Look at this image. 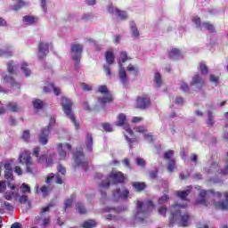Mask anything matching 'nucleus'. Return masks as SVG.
<instances>
[{
  "label": "nucleus",
  "mask_w": 228,
  "mask_h": 228,
  "mask_svg": "<svg viewBox=\"0 0 228 228\" xmlns=\"http://www.w3.org/2000/svg\"><path fill=\"white\" fill-rule=\"evenodd\" d=\"M186 208V205H173L171 207V213L173 219L170 220V224H178L180 227H188L190 225L191 216L188 212H183V209Z\"/></svg>",
  "instance_id": "f257e3e1"
},
{
  "label": "nucleus",
  "mask_w": 228,
  "mask_h": 228,
  "mask_svg": "<svg viewBox=\"0 0 228 228\" xmlns=\"http://www.w3.org/2000/svg\"><path fill=\"white\" fill-rule=\"evenodd\" d=\"M111 181L115 184L117 183H124L126 178L124 177V174H122V172L113 171L109 177L102 180V182L100 183V190H108Z\"/></svg>",
  "instance_id": "f03ea898"
},
{
  "label": "nucleus",
  "mask_w": 228,
  "mask_h": 228,
  "mask_svg": "<svg viewBox=\"0 0 228 228\" xmlns=\"http://www.w3.org/2000/svg\"><path fill=\"white\" fill-rule=\"evenodd\" d=\"M154 208V204L152 201H148L146 203H142V201L137 202V213L135 215L136 220L140 222H143L145 218H147V212L151 211Z\"/></svg>",
  "instance_id": "7ed1b4c3"
},
{
  "label": "nucleus",
  "mask_w": 228,
  "mask_h": 228,
  "mask_svg": "<svg viewBox=\"0 0 228 228\" xmlns=\"http://www.w3.org/2000/svg\"><path fill=\"white\" fill-rule=\"evenodd\" d=\"M61 105L63 108V111L65 113V115L67 117H69V118H70V120L73 122L76 129H79V124L77 123V121H76V118L74 117V114H72V101H70L69 98L67 97H62L61 99Z\"/></svg>",
  "instance_id": "20e7f679"
},
{
  "label": "nucleus",
  "mask_w": 228,
  "mask_h": 228,
  "mask_svg": "<svg viewBox=\"0 0 228 228\" xmlns=\"http://www.w3.org/2000/svg\"><path fill=\"white\" fill-rule=\"evenodd\" d=\"M18 160L20 165L26 166V171L28 174H31L33 172L34 163L33 160H31V153L29 151H21L18 157Z\"/></svg>",
  "instance_id": "39448f33"
},
{
  "label": "nucleus",
  "mask_w": 228,
  "mask_h": 228,
  "mask_svg": "<svg viewBox=\"0 0 228 228\" xmlns=\"http://www.w3.org/2000/svg\"><path fill=\"white\" fill-rule=\"evenodd\" d=\"M98 90L100 94L104 95L103 98L98 99V102H100V104H108V102H111L113 101V97L111 96V94H110V91L106 86H100Z\"/></svg>",
  "instance_id": "423d86ee"
},
{
  "label": "nucleus",
  "mask_w": 228,
  "mask_h": 228,
  "mask_svg": "<svg viewBox=\"0 0 228 228\" xmlns=\"http://www.w3.org/2000/svg\"><path fill=\"white\" fill-rule=\"evenodd\" d=\"M71 58L76 61V63L79 62L81 60V54H83V45L79 44L71 45Z\"/></svg>",
  "instance_id": "0eeeda50"
},
{
  "label": "nucleus",
  "mask_w": 228,
  "mask_h": 228,
  "mask_svg": "<svg viewBox=\"0 0 228 228\" xmlns=\"http://www.w3.org/2000/svg\"><path fill=\"white\" fill-rule=\"evenodd\" d=\"M127 200L129 199V190L126 188L122 189H116L113 191V200L118 201V200Z\"/></svg>",
  "instance_id": "6e6552de"
},
{
  "label": "nucleus",
  "mask_w": 228,
  "mask_h": 228,
  "mask_svg": "<svg viewBox=\"0 0 228 228\" xmlns=\"http://www.w3.org/2000/svg\"><path fill=\"white\" fill-rule=\"evenodd\" d=\"M126 114H119L118 116V121L116 122V126H123V129L126 131V133H128L130 136H133V129H131V126H129V125L126 123Z\"/></svg>",
  "instance_id": "1a4fd4ad"
},
{
  "label": "nucleus",
  "mask_w": 228,
  "mask_h": 228,
  "mask_svg": "<svg viewBox=\"0 0 228 228\" xmlns=\"http://www.w3.org/2000/svg\"><path fill=\"white\" fill-rule=\"evenodd\" d=\"M108 12L112 15H117V17H119V19H121L122 20L127 19V12L126 11H120L112 4L108 5Z\"/></svg>",
  "instance_id": "9d476101"
},
{
  "label": "nucleus",
  "mask_w": 228,
  "mask_h": 228,
  "mask_svg": "<svg viewBox=\"0 0 228 228\" xmlns=\"http://www.w3.org/2000/svg\"><path fill=\"white\" fill-rule=\"evenodd\" d=\"M75 158V163L77 167H83L85 170L88 167V163L86 162V159H85V155L81 151H77L74 153Z\"/></svg>",
  "instance_id": "9b49d317"
},
{
  "label": "nucleus",
  "mask_w": 228,
  "mask_h": 228,
  "mask_svg": "<svg viewBox=\"0 0 228 228\" xmlns=\"http://www.w3.org/2000/svg\"><path fill=\"white\" fill-rule=\"evenodd\" d=\"M151 106V99L145 95L139 96L136 101V108L139 110H145Z\"/></svg>",
  "instance_id": "f8f14e48"
},
{
  "label": "nucleus",
  "mask_w": 228,
  "mask_h": 228,
  "mask_svg": "<svg viewBox=\"0 0 228 228\" xmlns=\"http://www.w3.org/2000/svg\"><path fill=\"white\" fill-rule=\"evenodd\" d=\"M49 127H45L41 130V133L38 136V142L41 145H47V142H49Z\"/></svg>",
  "instance_id": "ddd939ff"
},
{
  "label": "nucleus",
  "mask_w": 228,
  "mask_h": 228,
  "mask_svg": "<svg viewBox=\"0 0 228 228\" xmlns=\"http://www.w3.org/2000/svg\"><path fill=\"white\" fill-rule=\"evenodd\" d=\"M49 53V44L41 42L38 45V53L37 56L42 60V58H45Z\"/></svg>",
  "instance_id": "4468645a"
},
{
  "label": "nucleus",
  "mask_w": 228,
  "mask_h": 228,
  "mask_svg": "<svg viewBox=\"0 0 228 228\" xmlns=\"http://www.w3.org/2000/svg\"><path fill=\"white\" fill-rule=\"evenodd\" d=\"M224 200L214 202L216 209L225 211L228 209V191L224 192Z\"/></svg>",
  "instance_id": "2eb2a0df"
},
{
  "label": "nucleus",
  "mask_w": 228,
  "mask_h": 228,
  "mask_svg": "<svg viewBox=\"0 0 228 228\" xmlns=\"http://www.w3.org/2000/svg\"><path fill=\"white\" fill-rule=\"evenodd\" d=\"M194 22L198 26V28H200V29H208V31H209L210 33H213V31H215V27L209 22H204L202 25H200V18H194Z\"/></svg>",
  "instance_id": "dca6fc26"
},
{
  "label": "nucleus",
  "mask_w": 228,
  "mask_h": 228,
  "mask_svg": "<svg viewBox=\"0 0 228 228\" xmlns=\"http://www.w3.org/2000/svg\"><path fill=\"white\" fill-rule=\"evenodd\" d=\"M208 193L209 191H201L200 192L199 199L196 200V204H200L201 206H208L209 202L208 201Z\"/></svg>",
  "instance_id": "f3484780"
},
{
  "label": "nucleus",
  "mask_w": 228,
  "mask_h": 228,
  "mask_svg": "<svg viewBox=\"0 0 228 228\" xmlns=\"http://www.w3.org/2000/svg\"><path fill=\"white\" fill-rule=\"evenodd\" d=\"M4 178L7 181H13V171L12 170V164L6 163L4 166Z\"/></svg>",
  "instance_id": "a211bd4d"
},
{
  "label": "nucleus",
  "mask_w": 228,
  "mask_h": 228,
  "mask_svg": "<svg viewBox=\"0 0 228 228\" xmlns=\"http://www.w3.org/2000/svg\"><path fill=\"white\" fill-rule=\"evenodd\" d=\"M191 86H196V88H202L205 85V81L198 74H196L191 82Z\"/></svg>",
  "instance_id": "6ab92c4d"
},
{
  "label": "nucleus",
  "mask_w": 228,
  "mask_h": 228,
  "mask_svg": "<svg viewBox=\"0 0 228 228\" xmlns=\"http://www.w3.org/2000/svg\"><path fill=\"white\" fill-rule=\"evenodd\" d=\"M118 77L123 86H126L127 85V73L126 72V69H124L122 64H120L119 66Z\"/></svg>",
  "instance_id": "aec40b11"
},
{
  "label": "nucleus",
  "mask_w": 228,
  "mask_h": 228,
  "mask_svg": "<svg viewBox=\"0 0 228 228\" xmlns=\"http://www.w3.org/2000/svg\"><path fill=\"white\" fill-rule=\"evenodd\" d=\"M52 90L54 92L55 95H60L61 94L60 87L54 86L53 84H46V86L43 87V91L45 92V94H49V92H51Z\"/></svg>",
  "instance_id": "412c9836"
},
{
  "label": "nucleus",
  "mask_w": 228,
  "mask_h": 228,
  "mask_svg": "<svg viewBox=\"0 0 228 228\" xmlns=\"http://www.w3.org/2000/svg\"><path fill=\"white\" fill-rule=\"evenodd\" d=\"M57 151L59 152L57 159H59V161H63V159H65V158H67V152H65L63 151V144L58 143Z\"/></svg>",
  "instance_id": "4be33fe9"
},
{
  "label": "nucleus",
  "mask_w": 228,
  "mask_h": 228,
  "mask_svg": "<svg viewBox=\"0 0 228 228\" xmlns=\"http://www.w3.org/2000/svg\"><path fill=\"white\" fill-rule=\"evenodd\" d=\"M3 79H4V83H9V85L12 86H18V88H20V85L15 82V80L11 75H4Z\"/></svg>",
  "instance_id": "5701e85b"
},
{
  "label": "nucleus",
  "mask_w": 228,
  "mask_h": 228,
  "mask_svg": "<svg viewBox=\"0 0 228 228\" xmlns=\"http://www.w3.org/2000/svg\"><path fill=\"white\" fill-rule=\"evenodd\" d=\"M23 22H25V24H28V26H31L32 24H37V22H38V18L27 15L23 17Z\"/></svg>",
  "instance_id": "b1692460"
},
{
  "label": "nucleus",
  "mask_w": 228,
  "mask_h": 228,
  "mask_svg": "<svg viewBox=\"0 0 228 228\" xmlns=\"http://www.w3.org/2000/svg\"><path fill=\"white\" fill-rule=\"evenodd\" d=\"M33 155L36 156V158H37V163H44L45 161V155L40 156V148L39 147L34 148Z\"/></svg>",
  "instance_id": "393cba45"
},
{
  "label": "nucleus",
  "mask_w": 228,
  "mask_h": 228,
  "mask_svg": "<svg viewBox=\"0 0 228 228\" xmlns=\"http://www.w3.org/2000/svg\"><path fill=\"white\" fill-rule=\"evenodd\" d=\"M105 60L109 65H112L113 61H115V53H113V50H109L105 53Z\"/></svg>",
  "instance_id": "a878e982"
},
{
  "label": "nucleus",
  "mask_w": 228,
  "mask_h": 228,
  "mask_svg": "<svg viewBox=\"0 0 228 228\" xmlns=\"http://www.w3.org/2000/svg\"><path fill=\"white\" fill-rule=\"evenodd\" d=\"M169 57L172 60H179V58H181V51L177 48L172 49L169 53Z\"/></svg>",
  "instance_id": "bb28decb"
},
{
  "label": "nucleus",
  "mask_w": 228,
  "mask_h": 228,
  "mask_svg": "<svg viewBox=\"0 0 228 228\" xmlns=\"http://www.w3.org/2000/svg\"><path fill=\"white\" fill-rule=\"evenodd\" d=\"M37 224H39V225H42V227H47V225H49V224L51 223L50 217H45L42 219V217L37 216Z\"/></svg>",
  "instance_id": "cd10ccee"
},
{
  "label": "nucleus",
  "mask_w": 228,
  "mask_h": 228,
  "mask_svg": "<svg viewBox=\"0 0 228 228\" xmlns=\"http://www.w3.org/2000/svg\"><path fill=\"white\" fill-rule=\"evenodd\" d=\"M132 185L134 188V190H136V191H143V190H145L147 186L145 183L142 182H134L132 183Z\"/></svg>",
  "instance_id": "c85d7f7f"
},
{
  "label": "nucleus",
  "mask_w": 228,
  "mask_h": 228,
  "mask_svg": "<svg viewBox=\"0 0 228 228\" xmlns=\"http://www.w3.org/2000/svg\"><path fill=\"white\" fill-rule=\"evenodd\" d=\"M24 6H26V2L20 0L17 4L11 5V8L13 10V12H19V10L24 8Z\"/></svg>",
  "instance_id": "c756f323"
},
{
  "label": "nucleus",
  "mask_w": 228,
  "mask_h": 228,
  "mask_svg": "<svg viewBox=\"0 0 228 228\" xmlns=\"http://www.w3.org/2000/svg\"><path fill=\"white\" fill-rule=\"evenodd\" d=\"M7 109L10 111H13V112L20 111V107L13 102H11L7 104Z\"/></svg>",
  "instance_id": "7c9ffc66"
},
{
  "label": "nucleus",
  "mask_w": 228,
  "mask_h": 228,
  "mask_svg": "<svg viewBox=\"0 0 228 228\" xmlns=\"http://www.w3.org/2000/svg\"><path fill=\"white\" fill-rule=\"evenodd\" d=\"M76 199L75 195H71L69 198H68L65 201H64V208L65 209H69V208L72 207V204L74 202Z\"/></svg>",
  "instance_id": "2f4dec72"
},
{
  "label": "nucleus",
  "mask_w": 228,
  "mask_h": 228,
  "mask_svg": "<svg viewBox=\"0 0 228 228\" xmlns=\"http://www.w3.org/2000/svg\"><path fill=\"white\" fill-rule=\"evenodd\" d=\"M126 209H127V207H123L120 208H106L104 212L105 213H122V211H126Z\"/></svg>",
  "instance_id": "473e14b6"
},
{
  "label": "nucleus",
  "mask_w": 228,
  "mask_h": 228,
  "mask_svg": "<svg viewBox=\"0 0 228 228\" xmlns=\"http://www.w3.org/2000/svg\"><path fill=\"white\" fill-rule=\"evenodd\" d=\"M190 191H191V187H189L188 190L186 191H179L176 192V195L182 199L183 200H184V199H186L187 195H190Z\"/></svg>",
  "instance_id": "72a5a7b5"
},
{
  "label": "nucleus",
  "mask_w": 228,
  "mask_h": 228,
  "mask_svg": "<svg viewBox=\"0 0 228 228\" xmlns=\"http://www.w3.org/2000/svg\"><path fill=\"white\" fill-rule=\"evenodd\" d=\"M7 70L11 76H13V74H15V62H13V61H10L7 63Z\"/></svg>",
  "instance_id": "f704fd0d"
},
{
  "label": "nucleus",
  "mask_w": 228,
  "mask_h": 228,
  "mask_svg": "<svg viewBox=\"0 0 228 228\" xmlns=\"http://www.w3.org/2000/svg\"><path fill=\"white\" fill-rule=\"evenodd\" d=\"M0 56H2L3 58H10L13 56V51L0 49Z\"/></svg>",
  "instance_id": "c9c22d12"
},
{
  "label": "nucleus",
  "mask_w": 228,
  "mask_h": 228,
  "mask_svg": "<svg viewBox=\"0 0 228 228\" xmlns=\"http://www.w3.org/2000/svg\"><path fill=\"white\" fill-rule=\"evenodd\" d=\"M45 161H46V165H53L54 161H56V153H53L52 155H49L48 157L45 156Z\"/></svg>",
  "instance_id": "e433bc0d"
},
{
  "label": "nucleus",
  "mask_w": 228,
  "mask_h": 228,
  "mask_svg": "<svg viewBox=\"0 0 228 228\" xmlns=\"http://www.w3.org/2000/svg\"><path fill=\"white\" fill-rule=\"evenodd\" d=\"M86 145L87 151H89V152H92V146L94 145V139L92 138V134L86 135Z\"/></svg>",
  "instance_id": "4c0bfd02"
},
{
  "label": "nucleus",
  "mask_w": 228,
  "mask_h": 228,
  "mask_svg": "<svg viewBox=\"0 0 228 228\" xmlns=\"http://www.w3.org/2000/svg\"><path fill=\"white\" fill-rule=\"evenodd\" d=\"M132 36L134 37V38H138L140 37V32L138 31V28H136V24L131 23L130 25Z\"/></svg>",
  "instance_id": "58836bf2"
},
{
  "label": "nucleus",
  "mask_w": 228,
  "mask_h": 228,
  "mask_svg": "<svg viewBox=\"0 0 228 228\" xmlns=\"http://www.w3.org/2000/svg\"><path fill=\"white\" fill-rule=\"evenodd\" d=\"M127 60H129V57H127V53L121 52L120 53V59L118 61L119 67H120V65H122V63H126V61H127Z\"/></svg>",
  "instance_id": "ea45409f"
},
{
  "label": "nucleus",
  "mask_w": 228,
  "mask_h": 228,
  "mask_svg": "<svg viewBox=\"0 0 228 228\" xmlns=\"http://www.w3.org/2000/svg\"><path fill=\"white\" fill-rule=\"evenodd\" d=\"M20 190H21V193H31V187L28 183H22Z\"/></svg>",
  "instance_id": "a19ab883"
},
{
  "label": "nucleus",
  "mask_w": 228,
  "mask_h": 228,
  "mask_svg": "<svg viewBox=\"0 0 228 228\" xmlns=\"http://www.w3.org/2000/svg\"><path fill=\"white\" fill-rule=\"evenodd\" d=\"M95 225H97V223H95L94 220H88L83 224L84 228H94Z\"/></svg>",
  "instance_id": "79ce46f5"
},
{
  "label": "nucleus",
  "mask_w": 228,
  "mask_h": 228,
  "mask_svg": "<svg viewBox=\"0 0 228 228\" xmlns=\"http://www.w3.org/2000/svg\"><path fill=\"white\" fill-rule=\"evenodd\" d=\"M154 81H155L156 86L158 87L161 86L163 81L161 80V75L159 73H155Z\"/></svg>",
  "instance_id": "37998d69"
},
{
  "label": "nucleus",
  "mask_w": 228,
  "mask_h": 228,
  "mask_svg": "<svg viewBox=\"0 0 228 228\" xmlns=\"http://www.w3.org/2000/svg\"><path fill=\"white\" fill-rule=\"evenodd\" d=\"M33 106L35 110H42V107L44 106V102L41 100H34L33 101Z\"/></svg>",
  "instance_id": "c03bdc74"
},
{
  "label": "nucleus",
  "mask_w": 228,
  "mask_h": 228,
  "mask_svg": "<svg viewBox=\"0 0 228 228\" xmlns=\"http://www.w3.org/2000/svg\"><path fill=\"white\" fill-rule=\"evenodd\" d=\"M77 211L80 213V215H85L86 213V208H85V206H83V203H77Z\"/></svg>",
  "instance_id": "a18cd8bd"
},
{
  "label": "nucleus",
  "mask_w": 228,
  "mask_h": 228,
  "mask_svg": "<svg viewBox=\"0 0 228 228\" xmlns=\"http://www.w3.org/2000/svg\"><path fill=\"white\" fill-rule=\"evenodd\" d=\"M208 120L207 124H208V127H213V126L215 125V121L213 120V118H214L213 112L208 111Z\"/></svg>",
  "instance_id": "49530a36"
},
{
  "label": "nucleus",
  "mask_w": 228,
  "mask_h": 228,
  "mask_svg": "<svg viewBox=\"0 0 228 228\" xmlns=\"http://www.w3.org/2000/svg\"><path fill=\"white\" fill-rule=\"evenodd\" d=\"M21 70H23L25 76L28 77V76H31V70L28 69V64L22 63L21 64Z\"/></svg>",
  "instance_id": "de8ad7c7"
},
{
  "label": "nucleus",
  "mask_w": 228,
  "mask_h": 228,
  "mask_svg": "<svg viewBox=\"0 0 228 228\" xmlns=\"http://www.w3.org/2000/svg\"><path fill=\"white\" fill-rule=\"evenodd\" d=\"M134 129L136 133H142L143 134L147 133V129H145V126H135Z\"/></svg>",
  "instance_id": "09e8293b"
},
{
  "label": "nucleus",
  "mask_w": 228,
  "mask_h": 228,
  "mask_svg": "<svg viewBox=\"0 0 228 228\" xmlns=\"http://www.w3.org/2000/svg\"><path fill=\"white\" fill-rule=\"evenodd\" d=\"M200 70L201 74H208V66H206V64L201 62L200 64Z\"/></svg>",
  "instance_id": "8fccbe9b"
},
{
  "label": "nucleus",
  "mask_w": 228,
  "mask_h": 228,
  "mask_svg": "<svg viewBox=\"0 0 228 228\" xmlns=\"http://www.w3.org/2000/svg\"><path fill=\"white\" fill-rule=\"evenodd\" d=\"M80 88L82 90H85L86 92H90V90H92V86L88 85V84H86V83H83L80 85Z\"/></svg>",
  "instance_id": "3c124183"
},
{
  "label": "nucleus",
  "mask_w": 228,
  "mask_h": 228,
  "mask_svg": "<svg viewBox=\"0 0 228 228\" xmlns=\"http://www.w3.org/2000/svg\"><path fill=\"white\" fill-rule=\"evenodd\" d=\"M135 161H136V165H138V167H145V164H146L145 159H143L142 158H137L135 159Z\"/></svg>",
  "instance_id": "603ef678"
},
{
  "label": "nucleus",
  "mask_w": 228,
  "mask_h": 228,
  "mask_svg": "<svg viewBox=\"0 0 228 228\" xmlns=\"http://www.w3.org/2000/svg\"><path fill=\"white\" fill-rule=\"evenodd\" d=\"M174 168H175V162L174 160H170L168 167H167V171L174 172Z\"/></svg>",
  "instance_id": "864d4df0"
},
{
  "label": "nucleus",
  "mask_w": 228,
  "mask_h": 228,
  "mask_svg": "<svg viewBox=\"0 0 228 228\" xmlns=\"http://www.w3.org/2000/svg\"><path fill=\"white\" fill-rule=\"evenodd\" d=\"M126 70L128 72H135L138 73V68L135 66H133V64L128 65V67L126 68Z\"/></svg>",
  "instance_id": "5fc2aeb1"
},
{
  "label": "nucleus",
  "mask_w": 228,
  "mask_h": 228,
  "mask_svg": "<svg viewBox=\"0 0 228 228\" xmlns=\"http://www.w3.org/2000/svg\"><path fill=\"white\" fill-rule=\"evenodd\" d=\"M29 131L25 130L22 134V140H24V142H29Z\"/></svg>",
  "instance_id": "6e6d98bb"
},
{
  "label": "nucleus",
  "mask_w": 228,
  "mask_h": 228,
  "mask_svg": "<svg viewBox=\"0 0 228 228\" xmlns=\"http://www.w3.org/2000/svg\"><path fill=\"white\" fill-rule=\"evenodd\" d=\"M40 191H42L43 197H46V195L50 191V189L47 186H43V187L40 188Z\"/></svg>",
  "instance_id": "4d7b16f0"
},
{
  "label": "nucleus",
  "mask_w": 228,
  "mask_h": 228,
  "mask_svg": "<svg viewBox=\"0 0 228 228\" xmlns=\"http://www.w3.org/2000/svg\"><path fill=\"white\" fill-rule=\"evenodd\" d=\"M168 201V196L167 194H164L161 198L159 199V204H164V202Z\"/></svg>",
  "instance_id": "13d9d810"
},
{
  "label": "nucleus",
  "mask_w": 228,
  "mask_h": 228,
  "mask_svg": "<svg viewBox=\"0 0 228 228\" xmlns=\"http://www.w3.org/2000/svg\"><path fill=\"white\" fill-rule=\"evenodd\" d=\"M58 173L61 174V175H65L67 170L63 167V166L59 165L57 167Z\"/></svg>",
  "instance_id": "bf43d9fd"
},
{
  "label": "nucleus",
  "mask_w": 228,
  "mask_h": 228,
  "mask_svg": "<svg viewBox=\"0 0 228 228\" xmlns=\"http://www.w3.org/2000/svg\"><path fill=\"white\" fill-rule=\"evenodd\" d=\"M143 120V118L142 117H134L132 118V124H138Z\"/></svg>",
  "instance_id": "052dcab7"
},
{
  "label": "nucleus",
  "mask_w": 228,
  "mask_h": 228,
  "mask_svg": "<svg viewBox=\"0 0 228 228\" xmlns=\"http://www.w3.org/2000/svg\"><path fill=\"white\" fill-rule=\"evenodd\" d=\"M159 215H162L163 216H165V215H167V207L162 206L159 208Z\"/></svg>",
  "instance_id": "680f3d73"
},
{
  "label": "nucleus",
  "mask_w": 228,
  "mask_h": 228,
  "mask_svg": "<svg viewBox=\"0 0 228 228\" xmlns=\"http://www.w3.org/2000/svg\"><path fill=\"white\" fill-rule=\"evenodd\" d=\"M174 156V151H168L164 154L165 159H170Z\"/></svg>",
  "instance_id": "e2e57ef3"
},
{
  "label": "nucleus",
  "mask_w": 228,
  "mask_h": 228,
  "mask_svg": "<svg viewBox=\"0 0 228 228\" xmlns=\"http://www.w3.org/2000/svg\"><path fill=\"white\" fill-rule=\"evenodd\" d=\"M104 131H108L109 133L112 131L111 125L105 123L102 125Z\"/></svg>",
  "instance_id": "0e129e2a"
},
{
  "label": "nucleus",
  "mask_w": 228,
  "mask_h": 228,
  "mask_svg": "<svg viewBox=\"0 0 228 228\" xmlns=\"http://www.w3.org/2000/svg\"><path fill=\"white\" fill-rule=\"evenodd\" d=\"M20 204H26V202H28V196H26V195H21L20 197Z\"/></svg>",
  "instance_id": "69168bd1"
},
{
  "label": "nucleus",
  "mask_w": 228,
  "mask_h": 228,
  "mask_svg": "<svg viewBox=\"0 0 228 228\" xmlns=\"http://www.w3.org/2000/svg\"><path fill=\"white\" fill-rule=\"evenodd\" d=\"M181 89L183 92H188V90H190V86H188V84L182 82Z\"/></svg>",
  "instance_id": "338daca9"
},
{
  "label": "nucleus",
  "mask_w": 228,
  "mask_h": 228,
  "mask_svg": "<svg viewBox=\"0 0 228 228\" xmlns=\"http://www.w3.org/2000/svg\"><path fill=\"white\" fill-rule=\"evenodd\" d=\"M14 172L15 174H18L19 175H22V168H20V167L16 166L14 167Z\"/></svg>",
  "instance_id": "774afa93"
}]
</instances>
